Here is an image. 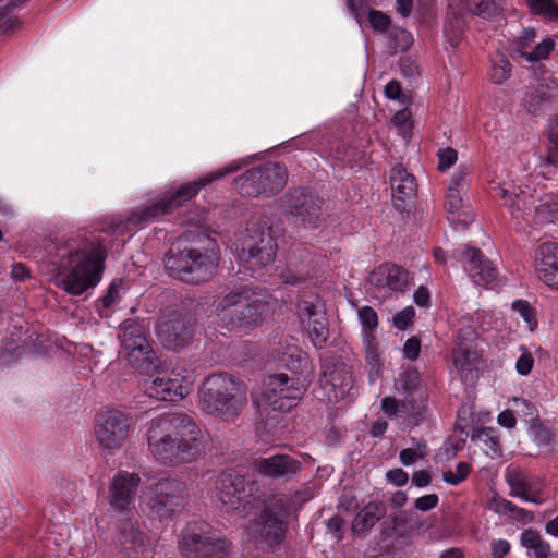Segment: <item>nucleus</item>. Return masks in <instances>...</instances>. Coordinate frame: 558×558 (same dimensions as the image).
Returning a JSON list of instances; mask_svg holds the SVG:
<instances>
[{
  "mask_svg": "<svg viewBox=\"0 0 558 558\" xmlns=\"http://www.w3.org/2000/svg\"><path fill=\"white\" fill-rule=\"evenodd\" d=\"M298 313L313 345L317 349L324 348L329 338V329L322 305L301 301L298 303Z\"/></svg>",
  "mask_w": 558,
  "mask_h": 558,
  "instance_id": "nucleus-21",
  "label": "nucleus"
},
{
  "mask_svg": "<svg viewBox=\"0 0 558 558\" xmlns=\"http://www.w3.org/2000/svg\"><path fill=\"white\" fill-rule=\"evenodd\" d=\"M512 308L520 314L527 324L530 330H533L537 326L534 308L529 304V302L517 300L513 302Z\"/></svg>",
  "mask_w": 558,
  "mask_h": 558,
  "instance_id": "nucleus-44",
  "label": "nucleus"
},
{
  "mask_svg": "<svg viewBox=\"0 0 558 558\" xmlns=\"http://www.w3.org/2000/svg\"><path fill=\"white\" fill-rule=\"evenodd\" d=\"M385 94L388 98L395 100L405 101V95L402 94L399 82L392 80L385 87Z\"/></svg>",
  "mask_w": 558,
  "mask_h": 558,
  "instance_id": "nucleus-62",
  "label": "nucleus"
},
{
  "mask_svg": "<svg viewBox=\"0 0 558 558\" xmlns=\"http://www.w3.org/2000/svg\"><path fill=\"white\" fill-rule=\"evenodd\" d=\"M278 244L269 218L262 217L247 227L242 239L240 260L253 272L270 265Z\"/></svg>",
  "mask_w": 558,
  "mask_h": 558,
  "instance_id": "nucleus-5",
  "label": "nucleus"
},
{
  "mask_svg": "<svg viewBox=\"0 0 558 558\" xmlns=\"http://www.w3.org/2000/svg\"><path fill=\"white\" fill-rule=\"evenodd\" d=\"M378 274L386 276V284L393 291H404L408 287V271L395 264H384L379 266Z\"/></svg>",
  "mask_w": 558,
  "mask_h": 558,
  "instance_id": "nucleus-36",
  "label": "nucleus"
},
{
  "mask_svg": "<svg viewBox=\"0 0 558 558\" xmlns=\"http://www.w3.org/2000/svg\"><path fill=\"white\" fill-rule=\"evenodd\" d=\"M462 191L457 189H448L445 207L451 215H458V221L463 226H466L472 219L471 215L465 210L464 198Z\"/></svg>",
  "mask_w": 558,
  "mask_h": 558,
  "instance_id": "nucleus-37",
  "label": "nucleus"
},
{
  "mask_svg": "<svg viewBox=\"0 0 558 558\" xmlns=\"http://www.w3.org/2000/svg\"><path fill=\"white\" fill-rule=\"evenodd\" d=\"M457 429L465 433L473 442H483L485 445V453L496 459L502 456V446L497 435L496 429L490 427H472L470 430H465L459 423H457Z\"/></svg>",
  "mask_w": 558,
  "mask_h": 558,
  "instance_id": "nucleus-29",
  "label": "nucleus"
},
{
  "mask_svg": "<svg viewBox=\"0 0 558 558\" xmlns=\"http://www.w3.org/2000/svg\"><path fill=\"white\" fill-rule=\"evenodd\" d=\"M421 352V341L417 337L409 338L403 347L404 356L411 361H415Z\"/></svg>",
  "mask_w": 558,
  "mask_h": 558,
  "instance_id": "nucleus-56",
  "label": "nucleus"
},
{
  "mask_svg": "<svg viewBox=\"0 0 558 558\" xmlns=\"http://www.w3.org/2000/svg\"><path fill=\"white\" fill-rule=\"evenodd\" d=\"M534 365V359L530 352L524 351L515 363V368L520 375H527L531 373Z\"/></svg>",
  "mask_w": 558,
  "mask_h": 558,
  "instance_id": "nucleus-57",
  "label": "nucleus"
},
{
  "mask_svg": "<svg viewBox=\"0 0 558 558\" xmlns=\"http://www.w3.org/2000/svg\"><path fill=\"white\" fill-rule=\"evenodd\" d=\"M453 365L460 378L464 384L472 385L477 378V368L475 362L477 353L472 345L459 342V348H454L452 352Z\"/></svg>",
  "mask_w": 558,
  "mask_h": 558,
  "instance_id": "nucleus-28",
  "label": "nucleus"
},
{
  "mask_svg": "<svg viewBox=\"0 0 558 558\" xmlns=\"http://www.w3.org/2000/svg\"><path fill=\"white\" fill-rule=\"evenodd\" d=\"M475 339V331L471 327L460 329L456 337V348H459V342L472 345L471 342Z\"/></svg>",
  "mask_w": 558,
  "mask_h": 558,
  "instance_id": "nucleus-64",
  "label": "nucleus"
},
{
  "mask_svg": "<svg viewBox=\"0 0 558 558\" xmlns=\"http://www.w3.org/2000/svg\"><path fill=\"white\" fill-rule=\"evenodd\" d=\"M386 478L396 486H403L408 483L409 475L402 469L397 468L388 471Z\"/></svg>",
  "mask_w": 558,
  "mask_h": 558,
  "instance_id": "nucleus-60",
  "label": "nucleus"
},
{
  "mask_svg": "<svg viewBox=\"0 0 558 558\" xmlns=\"http://www.w3.org/2000/svg\"><path fill=\"white\" fill-rule=\"evenodd\" d=\"M130 432V417L123 412L111 409L99 414L95 426V438L107 450L120 448Z\"/></svg>",
  "mask_w": 558,
  "mask_h": 558,
  "instance_id": "nucleus-17",
  "label": "nucleus"
},
{
  "mask_svg": "<svg viewBox=\"0 0 558 558\" xmlns=\"http://www.w3.org/2000/svg\"><path fill=\"white\" fill-rule=\"evenodd\" d=\"M390 186L393 207L399 213L410 210L417 192L414 175L408 172L402 165H397L391 169Z\"/></svg>",
  "mask_w": 558,
  "mask_h": 558,
  "instance_id": "nucleus-23",
  "label": "nucleus"
},
{
  "mask_svg": "<svg viewBox=\"0 0 558 558\" xmlns=\"http://www.w3.org/2000/svg\"><path fill=\"white\" fill-rule=\"evenodd\" d=\"M128 363L141 374L151 375L160 367V361L149 342L122 351Z\"/></svg>",
  "mask_w": 558,
  "mask_h": 558,
  "instance_id": "nucleus-26",
  "label": "nucleus"
},
{
  "mask_svg": "<svg viewBox=\"0 0 558 558\" xmlns=\"http://www.w3.org/2000/svg\"><path fill=\"white\" fill-rule=\"evenodd\" d=\"M288 170L280 162H266L234 179L233 185L243 196L270 197L287 184Z\"/></svg>",
  "mask_w": 558,
  "mask_h": 558,
  "instance_id": "nucleus-7",
  "label": "nucleus"
},
{
  "mask_svg": "<svg viewBox=\"0 0 558 558\" xmlns=\"http://www.w3.org/2000/svg\"><path fill=\"white\" fill-rule=\"evenodd\" d=\"M267 497L274 501L277 510H280L282 515H291L301 509L311 498V494L307 490L296 489L290 494L283 492L267 493Z\"/></svg>",
  "mask_w": 558,
  "mask_h": 558,
  "instance_id": "nucleus-30",
  "label": "nucleus"
},
{
  "mask_svg": "<svg viewBox=\"0 0 558 558\" xmlns=\"http://www.w3.org/2000/svg\"><path fill=\"white\" fill-rule=\"evenodd\" d=\"M380 408L389 418H409L415 423L418 421L421 411L415 409L413 400L407 397L404 400H397L393 397L381 399Z\"/></svg>",
  "mask_w": 558,
  "mask_h": 558,
  "instance_id": "nucleus-31",
  "label": "nucleus"
},
{
  "mask_svg": "<svg viewBox=\"0 0 558 558\" xmlns=\"http://www.w3.org/2000/svg\"><path fill=\"white\" fill-rule=\"evenodd\" d=\"M471 465L466 462H459L456 468V472L445 471L442 473V480L451 485H458L463 482L470 474Z\"/></svg>",
  "mask_w": 558,
  "mask_h": 558,
  "instance_id": "nucleus-45",
  "label": "nucleus"
},
{
  "mask_svg": "<svg viewBox=\"0 0 558 558\" xmlns=\"http://www.w3.org/2000/svg\"><path fill=\"white\" fill-rule=\"evenodd\" d=\"M489 509L497 513H512V510L515 509V505L500 496H494L489 500Z\"/></svg>",
  "mask_w": 558,
  "mask_h": 558,
  "instance_id": "nucleus-54",
  "label": "nucleus"
},
{
  "mask_svg": "<svg viewBox=\"0 0 558 558\" xmlns=\"http://www.w3.org/2000/svg\"><path fill=\"white\" fill-rule=\"evenodd\" d=\"M253 471L278 483L293 481L302 471V462L287 453H275L266 458H256L253 463Z\"/></svg>",
  "mask_w": 558,
  "mask_h": 558,
  "instance_id": "nucleus-18",
  "label": "nucleus"
},
{
  "mask_svg": "<svg viewBox=\"0 0 558 558\" xmlns=\"http://www.w3.org/2000/svg\"><path fill=\"white\" fill-rule=\"evenodd\" d=\"M506 480L510 486L511 496L530 502H539V500L533 496V484L529 475L521 471H513L507 473Z\"/></svg>",
  "mask_w": 558,
  "mask_h": 558,
  "instance_id": "nucleus-34",
  "label": "nucleus"
},
{
  "mask_svg": "<svg viewBox=\"0 0 558 558\" xmlns=\"http://www.w3.org/2000/svg\"><path fill=\"white\" fill-rule=\"evenodd\" d=\"M464 254L468 260L465 270L475 284L487 287L496 280V268L478 248L466 247Z\"/></svg>",
  "mask_w": 558,
  "mask_h": 558,
  "instance_id": "nucleus-25",
  "label": "nucleus"
},
{
  "mask_svg": "<svg viewBox=\"0 0 558 558\" xmlns=\"http://www.w3.org/2000/svg\"><path fill=\"white\" fill-rule=\"evenodd\" d=\"M145 391L151 398L170 402L183 399L186 393L185 388L177 379H171L166 375L157 376L151 381H147Z\"/></svg>",
  "mask_w": 558,
  "mask_h": 558,
  "instance_id": "nucleus-27",
  "label": "nucleus"
},
{
  "mask_svg": "<svg viewBox=\"0 0 558 558\" xmlns=\"http://www.w3.org/2000/svg\"><path fill=\"white\" fill-rule=\"evenodd\" d=\"M49 253L53 255L57 286L72 295H81L101 279L106 248L98 236L76 235L64 242L56 241Z\"/></svg>",
  "mask_w": 558,
  "mask_h": 558,
  "instance_id": "nucleus-1",
  "label": "nucleus"
},
{
  "mask_svg": "<svg viewBox=\"0 0 558 558\" xmlns=\"http://www.w3.org/2000/svg\"><path fill=\"white\" fill-rule=\"evenodd\" d=\"M119 299V286L112 282L106 294L99 300L102 310L110 308Z\"/></svg>",
  "mask_w": 558,
  "mask_h": 558,
  "instance_id": "nucleus-59",
  "label": "nucleus"
},
{
  "mask_svg": "<svg viewBox=\"0 0 558 558\" xmlns=\"http://www.w3.org/2000/svg\"><path fill=\"white\" fill-rule=\"evenodd\" d=\"M242 165L243 163L241 161L234 160L215 171L207 173L206 175L199 178L198 180L181 185L169 197H163L167 206L169 207L170 213L180 208L186 202L196 196V194L202 187L213 183L214 181L220 180L228 174L236 172L242 168Z\"/></svg>",
  "mask_w": 558,
  "mask_h": 558,
  "instance_id": "nucleus-20",
  "label": "nucleus"
},
{
  "mask_svg": "<svg viewBox=\"0 0 558 558\" xmlns=\"http://www.w3.org/2000/svg\"><path fill=\"white\" fill-rule=\"evenodd\" d=\"M511 73V64L508 60L502 59L500 63L494 64L490 70V80L495 84H502L507 81Z\"/></svg>",
  "mask_w": 558,
  "mask_h": 558,
  "instance_id": "nucleus-50",
  "label": "nucleus"
},
{
  "mask_svg": "<svg viewBox=\"0 0 558 558\" xmlns=\"http://www.w3.org/2000/svg\"><path fill=\"white\" fill-rule=\"evenodd\" d=\"M551 98L549 88L547 85L538 84L524 97V105L529 112H536Z\"/></svg>",
  "mask_w": 558,
  "mask_h": 558,
  "instance_id": "nucleus-39",
  "label": "nucleus"
},
{
  "mask_svg": "<svg viewBox=\"0 0 558 558\" xmlns=\"http://www.w3.org/2000/svg\"><path fill=\"white\" fill-rule=\"evenodd\" d=\"M264 402L275 411L293 409L306 391L305 380L286 373L269 375L265 381Z\"/></svg>",
  "mask_w": 558,
  "mask_h": 558,
  "instance_id": "nucleus-14",
  "label": "nucleus"
},
{
  "mask_svg": "<svg viewBox=\"0 0 558 558\" xmlns=\"http://www.w3.org/2000/svg\"><path fill=\"white\" fill-rule=\"evenodd\" d=\"M180 546L184 558H230V543L205 522L187 524Z\"/></svg>",
  "mask_w": 558,
  "mask_h": 558,
  "instance_id": "nucleus-8",
  "label": "nucleus"
},
{
  "mask_svg": "<svg viewBox=\"0 0 558 558\" xmlns=\"http://www.w3.org/2000/svg\"><path fill=\"white\" fill-rule=\"evenodd\" d=\"M535 269L546 286L558 290V243L545 242L538 246Z\"/></svg>",
  "mask_w": 558,
  "mask_h": 558,
  "instance_id": "nucleus-24",
  "label": "nucleus"
},
{
  "mask_svg": "<svg viewBox=\"0 0 558 558\" xmlns=\"http://www.w3.org/2000/svg\"><path fill=\"white\" fill-rule=\"evenodd\" d=\"M280 203L305 229H317L325 222L324 199L308 189L289 190L282 195Z\"/></svg>",
  "mask_w": 558,
  "mask_h": 558,
  "instance_id": "nucleus-13",
  "label": "nucleus"
},
{
  "mask_svg": "<svg viewBox=\"0 0 558 558\" xmlns=\"http://www.w3.org/2000/svg\"><path fill=\"white\" fill-rule=\"evenodd\" d=\"M214 490L227 512L239 511L242 515L255 508L258 499H265L257 482L245 481L232 470L217 475Z\"/></svg>",
  "mask_w": 558,
  "mask_h": 558,
  "instance_id": "nucleus-6",
  "label": "nucleus"
},
{
  "mask_svg": "<svg viewBox=\"0 0 558 558\" xmlns=\"http://www.w3.org/2000/svg\"><path fill=\"white\" fill-rule=\"evenodd\" d=\"M368 22L374 31L383 33L389 28L391 19L379 10H369Z\"/></svg>",
  "mask_w": 558,
  "mask_h": 558,
  "instance_id": "nucleus-47",
  "label": "nucleus"
},
{
  "mask_svg": "<svg viewBox=\"0 0 558 558\" xmlns=\"http://www.w3.org/2000/svg\"><path fill=\"white\" fill-rule=\"evenodd\" d=\"M438 501L439 498L436 494H428L417 498L414 501V507L420 511H428L434 509L437 506Z\"/></svg>",
  "mask_w": 558,
  "mask_h": 558,
  "instance_id": "nucleus-58",
  "label": "nucleus"
},
{
  "mask_svg": "<svg viewBox=\"0 0 558 558\" xmlns=\"http://www.w3.org/2000/svg\"><path fill=\"white\" fill-rule=\"evenodd\" d=\"M532 12L558 21V4L553 0H524Z\"/></svg>",
  "mask_w": 558,
  "mask_h": 558,
  "instance_id": "nucleus-41",
  "label": "nucleus"
},
{
  "mask_svg": "<svg viewBox=\"0 0 558 558\" xmlns=\"http://www.w3.org/2000/svg\"><path fill=\"white\" fill-rule=\"evenodd\" d=\"M263 496L265 499L256 501V507L263 505V508L250 522L248 534L258 544L280 545L286 538L290 515H282L274 501L267 497L266 492L263 493Z\"/></svg>",
  "mask_w": 558,
  "mask_h": 558,
  "instance_id": "nucleus-11",
  "label": "nucleus"
},
{
  "mask_svg": "<svg viewBox=\"0 0 558 558\" xmlns=\"http://www.w3.org/2000/svg\"><path fill=\"white\" fill-rule=\"evenodd\" d=\"M197 247H185L166 256L165 267L170 276L187 283L208 280L218 267L216 243L208 236H199Z\"/></svg>",
  "mask_w": 558,
  "mask_h": 558,
  "instance_id": "nucleus-4",
  "label": "nucleus"
},
{
  "mask_svg": "<svg viewBox=\"0 0 558 558\" xmlns=\"http://www.w3.org/2000/svg\"><path fill=\"white\" fill-rule=\"evenodd\" d=\"M189 490L184 482L177 478H161L149 488L148 514L158 520L169 519L181 512L187 502Z\"/></svg>",
  "mask_w": 558,
  "mask_h": 558,
  "instance_id": "nucleus-10",
  "label": "nucleus"
},
{
  "mask_svg": "<svg viewBox=\"0 0 558 558\" xmlns=\"http://www.w3.org/2000/svg\"><path fill=\"white\" fill-rule=\"evenodd\" d=\"M415 311L412 306L398 312L393 316V326L399 330H405L413 323Z\"/></svg>",
  "mask_w": 558,
  "mask_h": 558,
  "instance_id": "nucleus-52",
  "label": "nucleus"
},
{
  "mask_svg": "<svg viewBox=\"0 0 558 558\" xmlns=\"http://www.w3.org/2000/svg\"><path fill=\"white\" fill-rule=\"evenodd\" d=\"M387 509L384 502H368L355 517L352 530L355 533L369 531L380 519L386 515Z\"/></svg>",
  "mask_w": 558,
  "mask_h": 558,
  "instance_id": "nucleus-32",
  "label": "nucleus"
},
{
  "mask_svg": "<svg viewBox=\"0 0 558 558\" xmlns=\"http://www.w3.org/2000/svg\"><path fill=\"white\" fill-rule=\"evenodd\" d=\"M426 456L425 444H418L416 448H407L401 450L399 458L403 465L408 466L413 464L417 459H423Z\"/></svg>",
  "mask_w": 558,
  "mask_h": 558,
  "instance_id": "nucleus-48",
  "label": "nucleus"
},
{
  "mask_svg": "<svg viewBox=\"0 0 558 558\" xmlns=\"http://www.w3.org/2000/svg\"><path fill=\"white\" fill-rule=\"evenodd\" d=\"M548 138L551 147L548 150L546 162L548 165H558V113L549 120Z\"/></svg>",
  "mask_w": 558,
  "mask_h": 558,
  "instance_id": "nucleus-42",
  "label": "nucleus"
},
{
  "mask_svg": "<svg viewBox=\"0 0 558 558\" xmlns=\"http://www.w3.org/2000/svg\"><path fill=\"white\" fill-rule=\"evenodd\" d=\"M510 550V544L505 539L492 543V555L494 558H504Z\"/></svg>",
  "mask_w": 558,
  "mask_h": 558,
  "instance_id": "nucleus-63",
  "label": "nucleus"
},
{
  "mask_svg": "<svg viewBox=\"0 0 558 558\" xmlns=\"http://www.w3.org/2000/svg\"><path fill=\"white\" fill-rule=\"evenodd\" d=\"M363 342L365 347V359L372 369H378L380 365V355L378 342L373 332L365 331L363 333Z\"/></svg>",
  "mask_w": 558,
  "mask_h": 558,
  "instance_id": "nucleus-40",
  "label": "nucleus"
},
{
  "mask_svg": "<svg viewBox=\"0 0 558 558\" xmlns=\"http://www.w3.org/2000/svg\"><path fill=\"white\" fill-rule=\"evenodd\" d=\"M147 442L151 456L169 465L196 461L205 450L199 426L194 417L183 412L165 413L153 418Z\"/></svg>",
  "mask_w": 558,
  "mask_h": 558,
  "instance_id": "nucleus-2",
  "label": "nucleus"
},
{
  "mask_svg": "<svg viewBox=\"0 0 558 558\" xmlns=\"http://www.w3.org/2000/svg\"><path fill=\"white\" fill-rule=\"evenodd\" d=\"M113 545L129 558L146 555L151 544L135 515H123L114 522Z\"/></svg>",
  "mask_w": 558,
  "mask_h": 558,
  "instance_id": "nucleus-15",
  "label": "nucleus"
},
{
  "mask_svg": "<svg viewBox=\"0 0 558 558\" xmlns=\"http://www.w3.org/2000/svg\"><path fill=\"white\" fill-rule=\"evenodd\" d=\"M469 173L470 167L466 165H460L453 173L448 189H457L458 191L464 192L468 185L466 177Z\"/></svg>",
  "mask_w": 558,
  "mask_h": 558,
  "instance_id": "nucleus-51",
  "label": "nucleus"
},
{
  "mask_svg": "<svg viewBox=\"0 0 558 558\" xmlns=\"http://www.w3.org/2000/svg\"><path fill=\"white\" fill-rule=\"evenodd\" d=\"M359 319L363 326V333L365 331L373 332L378 326L377 314L371 306H363L359 310Z\"/></svg>",
  "mask_w": 558,
  "mask_h": 558,
  "instance_id": "nucleus-46",
  "label": "nucleus"
},
{
  "mask_svg": "<svg viewBox=\"0 0 558 558\" xmlns=\"http://www.w3.org/2000/svg\"><path fill=\"white\" fill-rule=\"evenodd\" d=\"M119 339L122 351L148 342L144 326L133 319H126L121 324Z\"/></svg>",
  "mask_w": 558,
  "mask_h": 558,
  "instance_id": "nucleus-33",
  "label": "nucleus"
},
{
  "mask_svg": "<svg viewBox=\"0 0 558 558\" xmlns=\"http://www.w3.org/2000/svg\"><path fill=\"white\" fill-rule=\"evenodd\" d=\"M140 476L125 471L118 472L110 482L108 502L111 509L126 515L134 507Z\"/></svg>",
  "mask_w": 558,
  "mask_h": 558,
  "instance_id": "nucleus-19",
  "label": "nucleus"
},
{
  "mask_svg": "<svg viewBox=\"0 0 558 558\" xmlns=\"http://www.w3.org/2000/svg\"><path fill=\"white\" fill-rule=\"evenodd\" d=\"M438 170L446 171L457 161L458 154L456 149L447 147L438 150Z\"/></svg>",
  "mask_w": 558,
  "mask_h": 558,
  "instance_id": "nucleus-53",
  "label": "nucleus"
},
{
  "mask_svg": "<svg viewBox=\"0 0 558 558\" xmlns=\"http://www.w3.org/2000/svg\"><path fill=\"white\" fill-rule=\"evenodd\" d=\"M473 13L483 19H492L499 14V7L493 0H478Z\"/></svg>",
  "mask_w": 558,
  "mask_h": 558,
  "instance_id": "nucleus-49",
  "label": "nucleus"
},
{
  "mask_svg": "<svg viewBox=\"0 0 558 558\" xmlns=\"http://www.w3.org/2000/svg\"><path fill=\"white\" fill-rule=\"evenodd\" d=\"M202 409L223 420H234L247 403V387L228 373L209 375L198 391Z\"/></svg>",
  "mask_w": 558,
  "mask_h": 558,
  "instance_id": "nucleus-3",
  "label": "nucleus"
},
{
  "mask_svg": "<svg viewBox=\"0 0 558 558\" xmlns=\"http://www.w3.org/2000/svg\"><path fill=\"white\" fill-rule=\"evenodd\" d=\"M195 332V322L182 310L165 308L156 323V335L161 345L179 351L191 344Z\"/></svg>",
  "mask_w": 558,
  "mask_h": 558,
  "instance_id": "nucleus-12",
  "label": "nucleus"
},
{
  "mask_svg": "<svg viewBox=\"0 0 558 558\" xmlns=\"http://www.w3.org/2000/svg\"><path fill=\"white\" fill-rule=\"evenodd\" d=\"M506 206L512 210V215L515 213L522 211L526 206V195L522 194H513L508 202H505Z\"/></svg>",
  "mask_w": 558,
  "mask_h": 558,
  "instance_id": "nucleus-61",
  "label": "nucleus"
},
{
  "mask_svg": "<svg viewBox=\"0 0 558 558\" xmlns=\"http://www.w3.org/2000/svg\"><path fill=\"white\" fill-rule=\"evenodd\" d=\"M171 214L163 198L150 204H144L133 209L125 220H113L108 231L113 234H123L131 230V227L138 228L153 222L162 216Z\"/></svg>",
  "mask_w": 558,
  "mask_h": 558,
  "instance_id": "nucleus-22",
  "label": "nucleus"
},
{
  "mask_svg": "<svg viewBox=\"0 0 558 558\" xmlns=\"http://www.w3.org/2000/svg\"><path fill=\"white\" fill-rule=\"evenodd\" d=\"M554 40L547 38L537 44L531 52H522V57H524L530 62L539 61L549 56L550 51L554 49Z\"/></svg>",
  "mask_w": 558,
  "mask_h": 558,
  "instance_id": "nucleus-43",
  "label": "nucleus"
},
{
  "mask_svg": "<svg viewBox=\"0 0 558 558\" xmlns=\"http://www.w3.org/2000/svg\"><path fill=\"white\" fill-rule=\"evenodd\" d=\"M264 305L242 292H230L216 306V313L231 329L251 331L263 322Z\"/></svg>",
  "mask_w": 558,
  "mask_h": 558,
  "instance_id": "nucleus-9",
  "label": "nucleus"
},
{
  "mask_svg": "<svg viewBox=\"0 0 558 558\" xmlns=\"http://www.w3.org/2000/svg\"><path fill=\"white\" fill-rule=\"evenodd\" d=\"M521 545L533 549L535 558H547L550 555V545L545 542L538 532L527 529L521 534Z\"/></svg>",
  "mask_w": 558,
  "mask_h": 558,
  "instance_id": "nucleus-38",
  "label": "nucleus"
},
{
  "mask_svg": "<svg viewBox=\"0 0 558 558\" xmlns=\"http://www.w3.org/2000/svg\"><path fill=\"white\" fill-rule=\"evenodd\" d=\"M319 383L328 401L338 402L350 396L353 389L351 367L339 359H327L322 364Z\"/></svg>",
  "mask_w": 558,
  "mask_h": 558,
  "instance_id": "nucleus-16",
  "label": "nucleus"
},
{
  "mask_svg": "<svg viewBox=\"0 0 558 558\" xmlns=\"http://www.w3.org/2000/svg\"><path fill=\"white\" fill-rule=\"evenodd\" d=\"M347 7L357 23L362 24L363 16L367 10V0H347Z\"/></svg>",
  "mask_w": 558,
  "mask_h": 558,
  "instance_id": "nucleus-55",
  "label": "nucleus"
},
{
  "mask_svg": "<svg viewBox=\"0 0 558 558\" xmlns=\"http://www.w3.org/2000/svg\"><path fill=\"white\" fill-rule=\"evenodd\" d=\"M279 364L290 371L289 376H299L302 378L304 369L307 368V355L296 345H288L278 356Z\"/></svg>",
  "mask_w": 558,
  "mask_h": 558,
  "instance_id": "nucleus-35",
  "label": "nucleus"
}]
</instances>
